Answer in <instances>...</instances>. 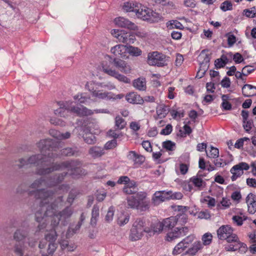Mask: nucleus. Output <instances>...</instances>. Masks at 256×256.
I'll return each mask as SVG.
<instances>
[{"label":"nucleus","instance_id":"dca6fc26","mask_svg":"<svg viewBox=\"0 0 256 256\" xmlns=\"http://www.w3.org/2000/svg\"><path fill=\"white\" fill-rule=\"evenodd\" d=\"M114 23L118 26L130 30H138L137 26L134 22L124 17H118L114 19Z\"/></svg>","mask_w":256,"mask_h":256},{"label":"nucleus","instance_id":"412c9836","mask_svg":"<svg viewBox=\"0 0 256 256\" xmlns=\"http://www.w3.org/2000/svg\"><path fill=\"white\" fill-rule=\"evenodd\" d=\"M126 100L130 104H142L144 100L140 95L136 92H130L125 96Z\"/></svg>","mask_w":256,"mask_h":256},{"label":"nucleus","instance_id":"7ed1b4c3","mask_svg":"<svg viewBox=\"0 0 256 256\" xmlns=\"http://www.w3.org/2000/svg\"><path fill=\"white\" fill-rule=\"evenodd\" d=\"M106 88L108 90H112L116 88V86L110 82L104 84L102 82L94 81L87 82L86 84V88L90 92L92 96L96 100H120L124 96L122 94H116L112 92L100 90V88Z\"/></svg>","mask_w":256,"mask_h":256},{"label":"nucleus","instance_id":"bf43d9fd","mask_svg":"<svg viewBox=\"0 0 256 256\" xmlns=\"http://www.w3.org/2000/svg\"><path fill=\"white\" fill-rule=\"evenodd\" d=\"M245 15L248 18H254L256 14V8H252L251 10H245Z\"/></svg>","mask_w":256,"mask_h":256},{"label":"nucleus","instance_id":"8fccbe9b","mask_svg":"<svg viewBox=\"0 0 256 256\" xmlns=\"http://www.w3.org/2000/svg\"><path fill=\"white\" fill-rule=\"evenodd\" d=\"M220 8L223 12L230 10L232 8V4L228 0H226L221 4Z\"/></svg>","mask_w":256,"mask_h":256},{"label":"nucleus","instance_id":"6ab92c4d","mask_svg":"<svg viewBox=\"0 0 256 256\" xmlns=\"http://www.w3.org/2000/svg\"><path fill=\"white\" fill-rule=\"evenodd\" d=\"M170 194L168 191L162 190L156 192L152 200L154 205H158L160 203L169 200V195Z\"/></svg>","mask_w":256,"mask_h":256},{"label":"nucleus","instance_id":"09e8293b","mask_svg":"<svg viewBox=\"0 0 256 256\" xmlns=\"http://www.w3.org/2000/svg\"><path fill=\"white\" fill-rule=\"evenodd\" d=\"M167 27L170 29L174 28H181L182 25L181 23L177 20H170L166 23Z\"/></svg>","mask_w":256,"mask_h":256},{"label":"nucleus","instance_id":"72a5a7b5","mask_svg":"<svg viewBox=\"0 0 256 256\" xmlns=\"http://www.w3.org/2000/svg\"><path fill=\"white\" fill-rule=\"evenodd\" d=\"M179 238H180V234L178 228H176L167 234L166 240L168 242H172Z\"/></svg>","mask_w":256,"mask_h":256},{"label":"nucleus","instance_id":"a878e982","mask_svg":"<svg viewBox=\"0 0 256 256\" xmlns=\"http://www.w3.org/2000/svg\"><path fill=\"white\" fill-rule=\"evenodd\" d=\"M140 7V4L133 2H128L124 4L122 8L126 12H134L136 13V10H138V8Z\"/></svg>","mask_w":256,"mask_h":256},{"label":"nucleus","instance_id":"79ce46f5","mask_svg":"<svg viewBox=\"0 0 256 256\" xmlns=\"http://www.w3.org/2000/svg\"><path fill=\"white\" fill-rule=\"evenodd\" d=\"M212 236L210 232L204 234L202 238V246L210 245L212 242Z\"/></svg>","mask_w":256,"mask_h":256},{"label":"nucleus","instance_id":"c85d7f7f","mask_svg":"<svg viewBox=\"0 0 256 256\" xmlns=\"http://www.w3.org/2000/svg\"><path fill=\"white\" fill-rule=\"evenodd\" d=\"M38 146L40 152L39 154L46 156L47 158V164H48V156L46 154L48 150V140L46 138L41 140L38 144Z\"/></svg>","mask_w":256,"mask_h":256},{"label":"nucleus","instance_id":"7c9ffc66","mask_svg":"<svg viewBox=\"0 0 256 256\" xmlns=\"http://www.w3.org/2000/svg\"><path fill=\"white\" fill-rule=\"evenodd\" d=\"M88 153L92 158H96L101 156L104 152L102 148L95 146L90 148Z\"/></svg>","mask_w":256,"mask_h":256},{"label":"nucleus","instance_id":"2f4dec72","mask_svg":"<svg viewBox=\"0 0 256 256\" xmlns=\"http://www.w3.org/2000/svg\"><path fill=\"white\" fill-rule=\"evenodd\" d=\"M203 246L200 241L196 242L192 244V246L188 249V252L189 254L194 256L198 252L201 250Z\"/></svg>","mask_w":256,"mask_h":256},{"label":"nucleus","instance_id":"6e6552de","mask_svg":"<svg viewBox=\"0 0 256 256\" xmlns=\"http://www.w3.org/2000/svg\"><path fill=\"white\" fill-rule=\"evenodd\" d=\"M80 166V163L78 161L65 162L60 164H54L52 166H49V172L54 170H64V174H62V178L58 177L56 182L61 181L64 176L70 172V174H74L75 172L79 171L78 168Z\"/></svg>","mask_w":256,"mask_h":256},{"label":"nucleus","instance_id":"9d476101","mask_svg":"<svg viewBox=\"0 0 256 256\" xmlns=\"http://www.w3.org/2000/svg\"><path fill=\"white\" fill-rule=\"evenodd\" d=\"M168 58L162 53L153 52L148 54L147 62L150 66L162 67L168 64Z\"/></svg>","mask_w":256,"mask_h":256},{"label":"nucleus","instance_id":"4468645a","mask_svg":"<svg viewBox=\"0 0 256 256\" xmlns=\"http://www.w3.org/2000/svg\"><path fill=\"white\" fill-rule=\"evenodd\" d=\"M249 168V165L244 162H240L233 166L230 170V172L232 174V176H231L232 180H236L238 178L244 174V170H247Z\"/></svg>","mask_w":256,"mask_h":256},{"label":"nucleus","instance_id":"9b49d317","mask_svg":"<svg viewBox=\"0 0 256 256\" xmlns=\"http://www.w3.org/2000/svg\"><path fill=\"white\" fill-rule=\"evenodd\" d=\"M105 59L106 60L103 62H107L108 65H110V68H112L111 66L114 64V66L122 72L126 74L131 72V66L126 61L116 58H112L108 55L105 56Z\"/></svg>","mask_w":256,"mask_h":256},{"label":"nucleus","instance_id":"338daca9","mask_svg":"<svg viewBox=\"0 0 256 256\" xmlns=\"http://www.w3.org/2000/svg\"><path fill=\"white\" fill-rule=\"evenodd\" d=\"M198 217L200 219H208L210 218V215L208 211H201L198 213Z\"/></svg>","mask_w":256,"mask_h":256},{"label":"nucleus","instance_id":"de8ad7c7","mask_svg":"<svg viewBox=\"0 0 256 256\" xmlns=\"http://www.w3.org/2000/svg\"><path fill=\"white\" fill-rule=\"evenodd\" d=\"M190 182L195 186L198 188L202 187L204 184V182L203 180L197 176H194L190 180Z\"/></svg>","mask_w":256,"mask_h":256},{"label":"nucleus","instance_id":"a19ab883","mask_svg":"<svg viewBox=\"0 0 256 256\" xmlns=\"http://www.w3.org/2000/svg\"><path fill=\"white\" fill-rule=\"evenodd\" d=\"M130 220V216L127 214H122L118 219V224L120 226H123L126 224Z\"/></svg>","mask_w":256,"mask_h":256},{"label":"nucleus","instance_id":"13d9d810","mask_svg":"<svg viewBox=\"0 0 256 256\" xmlns=\"http://www.w3.org/2000/svg\"><path fill=\"white\" fill-rule=\"evenodd\" d=\"M162 146L168 150H172L175 146V144L170 140H168L163 142Z\"/></svg>","mask_w":256,"mask_h":256},{"label":"nucleus","instance_id":"cd10ccee","mask_svg":"<svg viewBox=\"0 0 256 256\" xmlns=\"http://www.w3.org/2000/svg\"><path fill=\"white\" fill-rule=\"evenodd\" d=\"M169 112V107L164 104H160L158 105L156 108L157 116L159 118H165Z\"/></svg>","mask_w":256,"mask_h":256},{"label":"nucleus","instance_id":"603ef678","mask_svg":"<svg viewBox=\"0 0 256 256\" xmlns=\"http://www.w3.org/2000/svg\"><path fill=\"white\" fill-rule=\"evenodd\" d=\"M82 222H78V224L75 226L74 228H68L66 236L67 238L70 237L72 236L82 226Z\"/></svg>","mask_w":256,"mask_h":256},{"label":"nucleus","instance_id":"69168bd1","mask_svg":"<svg viewBox=\"0 0 256 256\" xmlns=\"http://www.w3.org/2000/svg\"><path fill=\"white\" fill-rule=\"evenodd\" d=\"M172 127L171 124H168L161 132L160 134L162 135H168L172 132Z\"/></svg>","mask_w":256,"mask_h":256},{"label":"nucleus","instance_id":"393cba45","mask_svg":"<svg viewBox=\"0 0 256 256\" xmlns=\"http://www.w3.org/2000/svg\"><path fill=\"white\" fill-rule=\"evenodd\" d=\"M138 10H136V14L139 18L144 20H147L149 18L150 12H151V9L147 8L140 4V7L138 8Z\"/></svg>","mask_w":256,"mask_h":256},{"label":"nucleus","instance_id":"0eeeda50","mask_svg":"<svg viewBox=\"0 0 256 256\" xmlns=\"http://www.w3.org/2000/svg\"><path fill=\"white\" fill-rule=\"evenodd\" d=\"M146 192H140L134 195L127 198V203L128 208L136 209L140 212H144L150 208V202L146 198Z\"/></svg>","mask_w":256,"mask_h":256},{"label":"nucleus","instance_id":"aec40b11","mask_svg":"<svg viewBox=\"0 0 256 256\" xmlns=\"http://www.w3.org/2000/svg\"><path fill=\"white\" fill-rule=\"evenodd\" d=\"M128 160L134 162L136 167L141 165L145 160L144 156L137 154L135 151H130L127 155Z\"/></svg>","mask_w":256,"mask_h":256},{"label":"nucleus","instance_id":"b1692460","mask_svg":"<svg viewBox=\"0 0 256 256\" xmlns=\"http://www.w3.org/2000/svg\"><path fill=\"white\" fill-rule=\"evenodd\" d=\"M246 202L248 212L251 214H254L256 212V196L249 194L246 198Z\"/></svg>","mask_w":256,"mask_h":256},{"label":"nucleus","instance_id":"49530a36","mask_svg":"<svg viewBox=\"0 0 256 256\" xmlns=\"http://www.w3.org/2000/svg\"><path fill=\"white\" fill-rule=\"evenodd\" d=\"M206 156L210 158H216L219 156L218 149L212 146H210V150L208 153L206 152Z\"/></svg>","mask_w":256,"mask_h":256},{"label":"nucleus","instance_id":"e433bc0d","mask_svg":"<svg viewBox=\"0 0 256 256\" xmlns=\"http://www.w3.org/2000/svg\"><path fill=\"white\" fill-rule=\"evenodd\" d=\"M99 216V207L97 206H94L92 212V218L90 220V224L92 226H95L96 224L98 218Z\"/></svg>","mask_w":256,"mask_h":256},{"label":"nucleus","instance_id":"a211bd4d","mask_svg":"<svg viewBox=\"0 0 256 256\" xmlns=\"http://www.w3.org/2000/svg\"><path fill=\"white\" fill-rule=\"evenodd\" d=\"M79 134L82 136L84 142L88 144H93L96 141L95 136L91 132L88 127L81 128Z\"/></svg>","mask_w":256,"mask_h":256},{"label":"nucleus","instance_id":"4be33fe9","mask_svg":"<svg viewBox=\"0 0 256 256\" xmlns=\"http://www.w3.org/2000/svg\"><path fill=\"white\" fill-rule=\"evenodd\" d=\"M162 223L160 221H157L151 224L150 227H146V233L150 236L160 233L163 230Z\"/></svg>","mask_w":256,"mask_h":256},{"label":"nucleus","instance_id":"c756f323","mask_svg":"<svg viewBox=\"0 0 256 256\" xmlns=\"http://www.w3.org/2000/svg\"><path fill=\"white\" fill-rule=\"evenodd\" d=\"M133 86L136 89L144 91L146 88V80L144 78H139L133 82Z\"/></svg>","mask_w":256,"mask_h":256},{"label":"nucleus","instance_id":"680f3d73","mask_svg":"<svg viewBox=\"0 0 256 256\" xmlns=\"http://www.w3.org/2000/svg\"><path fill=\"white\" fill-rule=\"evenodd\" d=\"M132 181V180H130L128 176H122L118 178V184H124L125 185H127Z\"/></svg>","mask_w":256,"mask_h":256},{"label":"nucleus","instance_id":"5fc2aeb1","mask_svg":"<svg viewBox=\"0 0 256 256\" xmlns=\"http://www.w3.org/2000/svg\"><path fill=\"white\" fill-rule=\"evenodd\" d=\"M195 236L193 234H190L186 238H184L181 241L185 246L188 248L190 244L194 240Z\"/></svg>","mask_w":256,"mask_h":256},{"label":"nucleus","instance_id":"2eb2a0df","mask_svg":"<svg viewBox=\"0 0 256 256\" xmlns=\"http://www.w3.org/2000/svg\"><path fill=\"white\" fill-rule=\"evenodd\" d=\"M186 216L185 214H182L176 216H170L166 218L161 222L163 228H171L174 227L176 223L180 222L181 220H183V222H186Z\"/></svg>","mask_w":256,"mask_h":256},{"label":"nucleus","instance_id":"4d7b16f0","mask_svg":"<svg viewBox=\"0 0 256 256\" xmlns=\"http://www.w3.org/2000/svg\"><path fill=\"white\" fill-rule=\"evenodd\" d=\"M232 219L234 223L240 226L242 224L244 220H246V218L244 216L242 217L239 216H234L232 217Z\"/></svg>","mask_w":256,"mask_h":256},{"label":"nucleus","instance_id":"e2e57ef3","mask_svg":"<svg viewBox=\"0 0 256 256\" xmlns=\"http://www.w3.org/2000/svg\"><path fill=\"white\" fill-rule=\"evenodd\" d=\"M78 194V192L76 190H72L71 191L68 195V196L67 199L68 202L72 204V202H74V200L76 198V196Z\"/></svg>","mask_w":256,"mask_h":256},{"label":"nucleus","instance_id":"c9c22d12","mask_svg":"<svg viewBox=\"0 0 256 256\" xmlns=\"http://www.w3.org/2000/svg\"><path fill=\"white\" fill-rule=\"evenodd\" d=\"M162 20V16L158 13L154 12L151 9V12H150L149 18L147 21L152 22H158Z\"/></svg>","mask_w":256,"mask_h":256},{"label":"nucleus","instance_id":"6e6d98bb","mask_svg":"<svg viewBox=\"0 0 256 256\" xmlns=\"http://www.w3.org/2000/svg\"><path fill=\"white\" fill-rule=\"evenodd\" d=\"M168 192H170V194L169 195V200H180L183 197L182 194L180 192H173L171 190L168 191Z\"/></svg>","mask_w":256,"mask_h":256},{"label":"nucleus","instance_id":"3c124183","mask_svg":"<svg viewBox=\"0 0 256 256\" xmlns=\"http://www.w3.org/2000/svg\"><path fill=\"white\" fill-rule=\"evenodd\" d=\"M226 36L228 38V46H232L236 41V37L231 32L226 34Z\"/></svg>","mask_w":256,"mask_h":256},{"label":"nucleus","instance_id":"f8f14e48","mask_svg":"<svg viewBox=\"0 0 256 256\" xmlns=\"http://www.w3.org/2000/svg\"><path fill=\"white\" fill-rule=\"evenodd\" d=\"M102 71L108 75L114 77L118 80L123 82L125 84H130V80L129 78L120 74L116 70L110 68V65H108L107 62H102Z\"/></svg>","mask_w":256,"mask_h":256},{"label":"nucleus","instance_id":"ea45409f","mask_svg":"<svg viewBox=\"0 0 256 256\" xmlns=\"http://www.w3.org/2000/svg\"><path fill=\"white\" fill-rule=\"evenodd\" d=\"M128 53L134 56H138L142 54V51L140 48L132 46H128Z\"/></svg>","mask_w":256,"mask_h":256},{"label":"nucleus","instance_id":"bb28decb","mask_svg":"<svg viewBox=\"0 0 256 256\" xmlns=\"http://www.w3.org/2000/svg\"><path fill=\"white\" fill-rule=\"evenodd\" d=\"M242 92L245 97H250L256 95V86L246 84L242 88Z\"/></svg>","mask_w":256,"mask_h":256},{"label":"nucleus","instance_id":"0e129e2a","mask_svg":"<svg viewBox=\"0 0 256 256\" xmlns=\"http://www.w3.org/2000/svg\"><path fill=\"white\" fill-rule=\"evenodd\" d=\"M170 114L173 118H180L184 116L183 112H178L176 110H173L170 112Z\"/></svg>","mask_w":256,"mask_h":256},{"label":"nucleus","instance_id":"20e7f679","mask_svg":"<svg viewBox=\"0 0 256 256\" xmlns=\"http://www.w3.org/2000/svg\"><path fill=\"white\" fill-rule=\"evenodd\" d=\"M233 232L232 228L229 225H223L216 231L218 238L221 240H226L228 243H234V244H230L226 246V251L238 250L242 253L245 252L247 250L246 245L240 242L237 235Z\"/></svg>","mask_w":256,"mask_h":256},{"label":"nucleus","instance_id":"ddd939ff","mask_svg":"<svg viewBox=\"0 0 256 256\" xmlns=\"http://www.w3.org/2000/svg\"><path fill=\"white\" fill-rule=\"evenodd\" d=\"M111 33L120 42L130 44H133L134 42V36L130 32L112 30Z\"/></svg>","mask_w":256,"mask_h":256},{"label":"nucleus","instance_id":"f3484780","mask_svg":"<svg viewBox=\"0 0 256 256\" xmlns=\"http://www.w3.org/2000/svg\"><path fill=\"white\" fill-rule=\"evenodd\" d=\"M111 52L114 54V56L120 58H128V46L122 44H118L110 49Z\"/></svg>","mask_w":256,"mask_h":256},{"label":"nucleus","instance_id":"f704fd0d","mask_svg":"<svg viewBox=\"0 0 256 256\" xmlns=\"http://www.w3.org/2000/svg\"><path fill=\"white\" fill-rule=\"evenodd\" d=\"M126 126V122L124 119L120 116H117L115 118L114 128L116 130H121L124 128Z\"/></svg>","mask_w":256,"mask_h":256},{"label":"nucleus","instance_id":"774afa93","mask_svg":"<svg viewBox=\"0 0 256 256\" xmlns=\"http://www.w3.org/2000/svg\"><path fill=\"white\" fill-rule=\"evenodd\" d=\"M242 74L244 76H247L252 72L254 70L253 66H245L242 68Z\"/></svg>","mask_w":256,"mask_h":256},{"label":"nucleus","instance_id":"5701e85b","mask_svg":"<svg viewBox=\"0 0 256 256\" xmlns=\"http://www.w3.org/2000/svg\"><path fill=\"white\" fill-rule=\"evenodd\" d=\"M29 230L28 228H20L16 230L14 234V238L17 242H23L28 236Z\"/></svg>","mask_w":256,"mask_h":256},{"label":"nucleus","instance_id":"4c0bfd02","mask_svg":"<svg viewBox=\"0 0 256 256\" xmlns=\"http://www.w3.org/2000/svg\"><path fill=\"white\" fill-rule=\"evenodd\" d=\"M45 240H42L39 244V248L40 249V252L42 254V256H48L47 255V252H48V248H47V234H45Z\"/></svg>","mask_w":256,"mask_h":256},{"label":"nucleus","instance_id":"423d86ee","mask_svg":"<svg viewBox=\"0 0 256 256\" xmlns=\"http://www.w3.org/2000/svg\"><path fill=\"white\" fill-rule=\"evenodd\" d=\"M19 168L28 164H36V174L40 176H46L48 174V166L47 164V158L46 156L42 154H34L27 158H22L18 160Z\"/></svg>","mask_w":256,"mask_h":256},{"label":"nucleus","instance_id":"864d4df0","mask_svg":"<svg viewBox=\"0 0 256 256\" xmlns=\"http://www.w3.org/2000/svg\"><path fill=\"white\" fill-rule=\"evenodd\" d=\"M227 58L226 57L218 58L215 60V66L216 68H221L224 67L226 64V60Z\"/></svg>","mask_w":256,"mask_h":256},{"label":"nucleus","instance_id":"f257e3e1","mask_svg":"<svg viewBox=\"0 0 256 256\" xmlns=\"http://www.w3.org/2000/svg\"><path fill=\"white\" fill-rule=\"evenodd\" d=\"M34 190H29L28 194L34 196L38 204L36 220L39 232H46L48 216V182L46 178H42L35 180L30 186Z\"/></svg>","mask_w":256,"mask_h":256},{"label":"nucleus","instance_id":"37998d69","mask_svg":"<svg viewBox=\"0 0 256 256\" xmlns=\"http://www.w3.org/2000/svg\"><path fill=\"white\" fill-rule=\"evenodd\" d=\"M154 2L164 6H167L169 8L174 9L175 6L172 2L169 0H154Z\"/></svg>","mask_w":256,"mask_h":256},{"label":"nucleus","instance_id":"052dcab7","mask_svg":"<svg viewBox=\"0 0 256 256\" xmlns=\"http://www.w3.org/2000/svg\"><path fill=\"white\" fill-rule=\"evenodd\" d=\"M114 214V208L113 207H110L106 216V220L108 222L111 221L113 218Z\"/></svg>","mask_w":256,"mask_h":256},{"label":"nucleus","instance_id":"f03ea898","mask_svg":"<svg viewBox=\"0 0 256 256\" xmlns=\"http://www.w3.org/2000/svg\"><path fill=\"white\" fill-rule=\"evenodd\" d=\"M62 205V198L58 196L51 204L50 208H49V217L50 218V225L52 228L49 231V253L54 252L58 246V244L56 242L57 236L56 228L58 226L60 220H65L70 218L73 214V210L70 206H67L62 211L58 212L56 209Z\"/></svg>","mask_w":256,"mask_h":256},{"label":"nucleus","instance_id":"39448f33","mask_svg":"<svg viewBox=\"0 0 256 256\" xmlns=\"http://www.w3.org/2000/svg\"><path fill=\"white\" fill-rule=\"evenodd\" d=\"M60 108L54 111L56 115L60 117H67L69 113L72 112L79 116H88L93 114L92 110L84 106H76L74 102L68 101L65 102L58 103Z\"/></svg>","mask_w":256,"mask_h":256},{"label":"nucleus","instance_id":"473e14b6","mask_svg":"<svg viewBox=\"0 0 256 256\" xmlns=\"http://www.w3.org/2000/svg\"><path fill=\"white\" fill-rule=\"evenodd\" d=\"M123 191L126 194H135L136 192V183L134 181L132 180L127 185H125L123 188Z\"/></svg>","mask_w":256,"mask_h":256},{"label":"nucleus","instance_id":"1a4fd4ad","mask_svg":"<svg viewBox=\"0 0 256 256\" xmlns=\"http://www.w3.org/2000/svg\"><path fill=\"white\" fill-rule=\"evenodd\" d=\"M146 226L144 220L141 218H137L132 224L130 230L129 238L132 241L140 240L146 233Z\"/></svg>","mask_w":256,"mask_h":256},{"label":"nucleus","instance_id":"58836bf2","mask_svg":"<svg viewBox=\"0 0 256 256\" xmlns=\"http://www.w3.org/2000/svg\"><path fill=\"white\" fill-rule=\"evenodd\" d=\"M49 133L53 134V136L60 139H67L70 136V134L69 132H66L64 133H60L58 132H55L54 130H49Z\"/></svg>","mask_w":256,"mask_h":256},{"label":"nucleus","instance_id":"c03bdc74","mask_svg":"<svg viewBox=\"0 0 256 256\" xmlns=\"http://www.w3.org/2000/svg\"><path fill=\"white\" fill-rule=\"evenodd\" d=\"M186 248H187L185 245L180 242L175 246L174 248L172 254H178L182 252Z\"/></svg>","mask_w":256,"mask_h":256},{"label":"nucleus","instance_id":"a18cd8bd","mask_svg":"<svg viewBox=\"0 0 256 256\" xmlns=\"http://www.w3.org/2000/svg\"><path fill=\"white\" fill-rule=\"evenodd\" d=\"M74 99L80 104H84L88 100V98L84 93L78 94L74 96Z\"/></svg>","mask_w":256,"mask_h":256}]
</instances>
